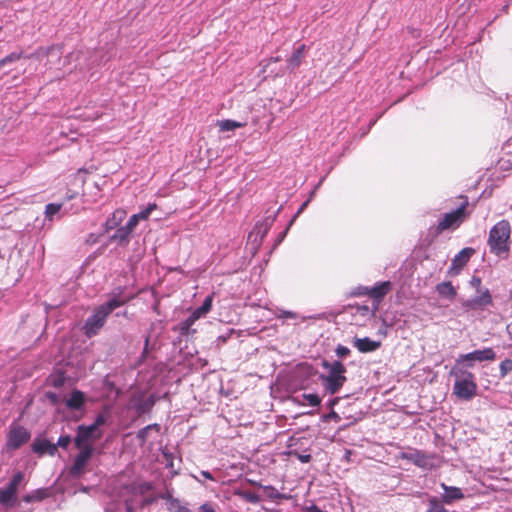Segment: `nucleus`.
I'll return each instance as SVG.
<instances>
[{
    "mask_svg": "<svg viewBox=\"0 0 512 512\" xmlns=\"http://www.w3.org/2000/svg\"><path fill=\"white\" fill-rule=\"evenodd\" d=\"M132 299L131 296L124 295V289L118 287L111 293V298L105 303L98 306L93 314L86 320L84 325L87 337L95 336L104 326L106 318L116 309Z\"/></svg>",
    "mask_w": 512,
    "mask_h": 512,
    "instance_id": "nucleus-1",
    "label": "nucleus"
},
{
    "mask_svg": "<svg viewBox=\"0 0 512 512\" xmlns=\"http://www.w3.org/2000/svg\"><path fill=\"white\" fill-rule=\"evenodd\" d=\"M460 203L453 211L443 214L440 221L434 227V236L442 234L445 231L457 230L470 216L468 211L469 201L467 196H459Z\"/></svg>",
    "mask_w": 512,
    "mask_h": 512,
    "instance_id": "nucleus-2",
    "label": "nucleus"
},
{
    "mask_svg": "<svg viewBox=\"0 0 512 512\" xmlns=\"http://www.w3.org/2000/svg\"><path fill=\"white\" fill-rule=\"evenodd\" d=\"M450 374L456 378L453 386V394L457 398L470 401L477 395L478 385L472 372L455 366L452 368Z\"/></svg>",
    "mask_w": 512,
    "mask_h": 512,
    "instance_id": "nucleus-3",
    "label": "nucleus"
},
{
    "mask_svg": "<svg viewBox=\"0 0 512 512\" xmlns=\"http://www.w3.org/2000/svg\"><path fill=\"white\" fill-rule=\"evenodd\" d=\"M511 226L509 221L501 220L497 222L489 232L488 245L491 253L501 256L508 254L510 250Z\"/></svg>",
    "mask_w": 512,
    "mask_h": 512,
    "instance_id": "nucleus-4",
    "label": "nucleus"
},
{
    "mask_svg": "<svg viewBox=\"0 0 512 512\" xmlns=\"http://www.w3.org/2000/svg\"><path fill=\"white\" fill-rule=\"evenodd\" d=\"M31 438V433L24 426L11 425L7 435L6 446L8 450L19 449Z\"/></svg>",
    "mask_w": 512,
    "mask_h": 512,
    "instance_id": "nucleus-5",
    "label": "nucleus"
},
{
    "mask_svg": "<svg viewBox=\"0 0 512 512\" xmlns=\"http://www.w3.org/2000/svg\"><path fill=\"white\" fill-rule=\"evenodd\" d=\"M102 437L100 431L95 430V426L80 425L77 428V434L74 439L77 448L93 447L90 441H96Z\"/></svg>",
    "mask_w": 512,
    "mask_h": 512,
    "instance_id": "nucleus-6",
    "label": "nucleus"
},
{
    "mask_svg": "<svg viewBox=\"0 0 512 512\" xmlns=\"http://www.w3.org/2000/svg\"><path fill=\"white\" fill-rule=\"evenodd\" d=\"M492 304V296L489 290L486 288L480 293V295L463 301L461 305L466 311H478L484 310L486 307L491 306Z\"/></svg>",
    "mask_w": 512,
    "mask_h": 512,
    "instance_id": "nucleus-7",
    "label": "nucleus"
},
{
    "mask_svg": "<svg viewBox=\"0 0 512 512\" xmlns=\"http://www.w3.org/2000/svg\"><path fill=\"white\" fill-rule=\"evenodd\" d=\"M78 449L80 452L76 455L74 462L69 470L70 474L74 477H78L84 472V468L93 454V447Z\"/></svg>",
    "mask_w": 512,
    "mask_h": 512,
    "instance_id": "nucleus-8",
    "label": "nucleus"
},
{
    "mask_svg": "<svg viewBox=\"0 0 512 512\" xmlns=\"http://www.w3.org/2000/svg\"><path fill=\"white\" fill-rule=\"evenodd\" d=\"M496 358V353L492 348H484L482 350H475L473 352L460 355V357L457 359V365H459L460 362L463 361H493Z\"/></svg>",
    "mask_w": 512,
    "mask_h": 512,
    "instance_id": "nucleus-9",
    "label": "nucleus"
},
{
    "mask_svg": "<svg viewBox=\"0 0 512 512\" xmlns=\"http://www.w3.org/2000/svg\"><path fill=\"white\" fill-rule=\"evenodd\" d=\"M320 379L324 389L330 394L337 393L347 380L345 375L334 374L321 375Z\"/></svg>",
    "mask_w": 512,
    "mask_h": 512,
    "instance_id": "nucleus-10",
    "label": "nucleus"
},
{
    "mask_svg": "<svg viewBox=\"0 0 512 512\" xmlns=\"http://www.w3.org/2000/svg\"><path fill=\"white\" fill-rule=\"evenodd\" d=\"M392 284L390 281L378 283L373 288H364L363 294L368 295L373 300L380 302L391 290Z\"/></svg>",
    "mask_w": 512,
    "mask_h": 512,
    "instance_id": "nucleus-11",
    "label": "nucleus"
},
{
    "mask_svg": "<svg viewBox=\"0 0 512 512\" xmlns=\"http://www.w3.org/2000/svg\"><path fill=\"white\" fill-rule=\"evenodd\" d=\"M32 450L39 455L48 454L54 456L57 452V445L46 439H35L32 443Z\"/></svg>",
    "mask_w": 512,
    "mask_h": 512,
    "instance_id": "nucleus-12",
    "label": "nucleus"
},
{
    "mask_svg": "<svg viewBox=\"0 0 512 512\" xmlns=\"http://www.w3.org/2000/svg\"><path fill=\"white\" fill-rule=\"evenodd\" d=\"M354 347L361 353H369L376 351L381 347L380 341L371 340L369 337L354 338Z\"/></svg>",
    "mask_w": 512,
    "mask_h": 512,
    "instance_id": "nucleus-13",
    "label": "nucleus"
},
{
    "mask_svg": "<svg viewBox=\"0 0 512 512\" xmlns=\"http://www.w3.org/2000/svg\"><path fill=\"white\" fill-rule=\"evenodd\" d=\"M52 56L57 60H61L62 47L59 45H50L48 47H39L28 58H42Z\"/></svg>",
    "mask_w": 512,
    "mask_h": 512,
    "instance_id": "nucleus-14",
    "label": "nucleus"
},
{
    "mask_svg": "<svg viewBox=\"0 0 512 512\" xmlns=\"http://www.w3.org/2000/svg\"><path fill=\"white\" fill-rule=\"evenodd\" d=\"M305 51H306V45L305 44H301L292 53V55L288 58V60H287V68L290 71H294L297 68H299V66L301 65V63L303 62V60L305 58Z\"/></svg>",
    "mask_w": 512,
    "mask_h": 512,
    "instance_id": "nucleus-15",
    "label": "nucleus"
},
{
    "mask_svg": "<svg viewBox=\"0 0 512 512\" xmlns=\"http://www.w3.org/2000/svg\"><path fill=\"white\" fill-rule=\"evenodd\" d=\"M474 253V250L472 248H464L462 249L452 260L451 269L453 270H460L462 269L467 262L469 261L470 257Z\"/></svg>",
    "mask_w": 512,
    "mask_h": 512,
    "instance_id": "nucleus-16",
    "label": "nucleus"
},
{
    "mask_svg": "<svg viewBox=\"0 0 512 512\" xmlns=\"http://www.w3.org/2000/svg\"><path fill=\"white\" fill-rule=\"evenodd\" d=\"M441 488L445 491V494L443 495V502L446 504H450L454 500L464 498L462 490L458 487L448 486L445 483H442Z\"/></svg>",
    "mask_w": 512,
    "mask_h": 512,
    "instance_id": "nucleus-17",
    "label": "nucleus"
},
{
    "mask_svg": "<svg viewBox=\"0 0 512 512\" xmlns=\"http://www.w3.org/2000/svg\"><path fill=\"white\" fill-rule=\"evenodd\" d=\"M17 500V492L6 486L4 488H0V504L6 508H11L15 505Z\"/></svg>",
    "mask_w": 512,
    "mask_h": 512,
    "instance_id": "nucleus-18",
    "label": "nucleus"
},
{
    "mask_svg": "<svg viewBox=\"0 0 512 512\" xmlns=\"http://www.w3.org/2000/svg\"><path fill=\"white\" fill-rule=\"evenodd\" d=\"M126 215L127 213L124 209H116L104 224L105 232L116 228L125 219Z\"/></svg>",
    "mask_w": 512,
    "mask_h": 512,
    "instance_id": "nucleus-19",
    "label": "nucleus"
},
{
    "mask_svg": "<svg viewBox=\"0 0 512 512\" xmlns=\"http://www.w3.org/2000/svg\"><path fill=\"white\" fill-rule=\"evenodd\" d=\"M85 403V395L80 390L72 391L70 397L66 400V406L72 410H79Z\"/></svg>",
    "mask_w": 512,
    "mask_h": 512,
    "instance_id": "nucleus-20",
    "label": "nucleus"
},
{
    "mask_svg": "<svg viewBox=\"0 0 512 512\" xmlns=\"http://www.w3.org/2000/svg\"><path fill=\"white\" fill-rule=\"evenodd\" d=\"M435 289L439 296L449 300H454L457 295V291L450 281L437 284Z\"/></svg>",
    "mask_w": 512,
    "mask_h": 512,
    "instance_id": "nucleus-21",
    "label": "nucleus"
},
{
    "mask_svg": "<svg viewBox=\"0 0 512 512\" xmlns=\"http://www.w3.org/2000/svg\"><path fill=\"white\" fill-rule=\"evenodd\" d=\"M322 367L328 369L329 374L344 375L346 372V367L340 361H333L330 363L325 360L322 362Z\"/></svg>",
    "mask_w": 512,
    "mask_h": 512,
    "instance_id": "nucleus-22",
    "label": "nucleus"
},
{
    "mask_svg": "<svg viewBox=\"0 0 512 512\" xmlns=\"http://www.w3.org/2000/svg\"><path fill=\"white\" fill-rule=\"evenodd\" d=\"M212 301H213V296L212 295L207 296L205 298V300L203 301L202 305L193 311L198 316L199 319L211 310Z\"/></svg>",
    "mask_w": 512,
    "mask_h": 512,
    "instance_id": "nucleus-23",
    "label": "nucleus"
},
{
    "mask_svg": "<svg viewBox=\"0 0 512 512\" xmlns=\"http://www.w3.org/2000/svg\"><path fill=\"white\" fill-rule=\"evenodd\" d=\"M244 125L245 124H243V123H240V122H237L234 120H229V119L221 120L218 122L219 129L222 132L232 131V130H235L236 128L243 127Z\"/></svg>",
    "mask_w": 512,
    "mask_h": 512,
    "instance_id": "nucleus-24",
    "label": "nucleus"
},
{
    "mask_svg": "<svg viewBox=\"0 0 512 512\" xmlns=\"http://www.w3.org/2000/svg\"><path fill=\"white\" fill-rule=\"evenodd\" d=\"M131 233L125 229L124 226L119 227L116 232L111 236V239L119 243H127Z\"/></svg>",
    "mask_w": 512,
    "mask_h": 512,
    "instance_id": "nucleus-25",
    "label": "nucleus"
},
{
    "mask_svg": "<svg viewBox=\"0 0 512 512\" xmlns=\"http://www.w3.org/2000/svg\"><path fill=\"white\" fill-rule=\"evenodd\" d=\"M47 496V493L44 489H38L32 494H27L23 496V501L26 503H31L34 501H41Z\"/></svg>",
    "mask_w": 512,
    "mask_h": 512,
    "instance_id": "nucleus-26",
    "label": "nucleus"
},
{
    "mask_svg": "<svg viewBox=\"0 0 512 512\" xmlns=\"http://www.w3.org/2000/svg\"><path fill=\"white\" fill-rule=\"evenodd\" d=\"M23 57H24L23 51L12 52V53L8 54L7 56H5L4 58L0 59V67H3L6 64L15 62Z\"/></svg>",
    "mask_w": 512,
    "mask_h": 512,
    "instance_id": "nucleus-27",
    "label": "nucleus"
},
{
    "mask_svg": "<svg viewBox=\"0 0 512 512\" xmlns=\"http://www.w3.org/2000/svg\"><path fill=\"white\" fill-rule=\"evenodd\" d=\"M62 208V204L60 203H49L45 207V215L46 218L52 219V217L57 214Z\"/></svg>",
    "mask_w": 512,
    "mask_h": 512,
    "instance_id": "nucleus-28",
    "label": "nucleus"
},
{
    "mask_svg": "<svg viewBox=\"0 0 512 512\" xmlns=\"http://www.w3.org/2000/svg\"><path fill=\"white\" fill-rule=\"evenodd\" d=\"M24 479V474L23 472L21 471H17L13 477L11 478L10 482L8 483L7 486H9L10 488H12L13 490H15L16 492H18V487L20 485V483L23 481Z\"/></svg>",
    "mask_w": 512,
    "mask_h": 512,
    "instance_id": "nucleus-29",
    "label": "nucleus"
},
{
    "mask_svg": "<svg viewBox=\"0 0 512 512\" xmlns=\"http://www.w3.org/2000/svg\"><path fill=\"white\" fill-rule=\"evenodd\" d=\"M157 209L156 203H149L148 206L140 213L135 214L139 220H147L150 214Z\"/></svg>",
    "mask_w": 512,
    "mask_h": 512,
    "instance_id": "nucleus-30",
    "label": "nucleus"
},
{
    "mask_svg": "<svg viewBox=\"0 0 512 512\" xmlns=\"http://www.w3.org/2000/svg\"><path fill=\"white\" fill-rule=\"evenodd\" d=\"M170 512H192L188 507L181 505L178 500H173L169 505Z\"/></svg>",
    "mask_w": 512,
    "mask_h": 512,
    "instance_id": "nucleus-31",
    "label": "nucleus"
},
{
    "mask_svg": "<svg viewBox=\"0 0 512 512\" xmlns=\"http://www.w3.org/2000/svg\"><path fill=\"white\" fill-rule=\"evenodd\" d=\"M267 497L271 499H282L284 496L280 494L273 486H262Z\"/></svg>",
    "mask_w": 512,
    "mask_h": 512,
    "instance_id": "nucleus-32",
    "label": "nucleus"
},
{
    "mask_svg": "<svg viewBox=\"0 0 512 512\" xmlns=\"http://www.w3.org/2000/svg\"><path fill=\"white\" fill-rule=\"evenodd\" d=\"M500 375L505 377L509 372L512 371V359H505L500 363Z\"/></svg>",
    "mask_w": 512,
    "mask_h": 512,
    "instance_id": "nucleus-33",
    "label": "nucleus"
},
{
    "mask_svg": "<svg viewBox=\"0 0 512 512\" xmlns=\"http://www.w3.org/2000/svg\"><path fill=\"white\" fill-rule=\"evenodd\" d=\"M177 330L182 336H188L190 334L195 333V329H192L191 326L187 325L185 321H182L179 325Z\"/></svg>",
    "mask_w": 512,
    "mask_h": 512,
    "instance_id": "nucleus-34",
    "label": "nucleus"
},
{
    "mask_svg": "<svg viewBox=\"0 0 512 512\" xmlns=\"http://www.w3.org/2000/svg\"><path fill=\"white\" fill-rule=\"evenodd\" d=\"M302 397L308 402L311 406H318L321 403V399L317 394H303Z\"/></svg>",
    "mask_w": 512,
    "mask_h": 512,
    "instance_id": "nucleus-35",
    "label": "nucleus"
},
{
    "mask_svg": "<svg viewBox=\"0 0 512 512\" xmlns=\"http://www.w3.org/2000/svg\"><path fill=\"white\" fill-rule=\"evenodd\" d=\"M242 497L249 503L257 504L260 502V497L254 492H244Z\"/></svg>",
    "mask_w": 512,
    "mask_h": 512,
    "instance_id": "nucleus-36",
    "label": "nucleus"
},
{
    "mask_svg": "<svg viewBox=\"0 0 512 512\" xmlns=\"http://www.w3.org/2000/svg\"><path fill=\"white\" fill-rule=\"evenodd\" d=\"M139 221L140 220L137 218L136 215H132L124 227L126 230L132 233L134 229L137 227Z\"/></svg>",
    "mask_w": 512,
    "mask_h": 512,
    "instance_id": "nucleus-37",
    "label": "nucleus"
},
{
    "mask_svg": "<svg viewBox=\"0 0 512 512\" xmlns=\"http://www.w3.org/2000/svg\"><path fill=\"white\" fill-rule=\"evenodd\" d=\"M70 443H71V437L69 435H65V436L59 437V439L55 445H57V447L59 446L63 449H66Z\"/></svg>",
    "mask_w": 512,
    "mask_h": 512,
    "instance_id": "nucleus-38",
    "label": "nucleus"
},
{
    "mask_svg": "<svg viewBox=\"0 0 512 512\" xmlns=\"http://www.w3.org/2000/svg\"><path fill=\"white\" fill-rule=\"evenodd\" d=\"M335 352L336 355L340 358H344L350 354L349 348L343 345H338Z\"/></svg>",
    "mask_w": 512,
    "mask_h": 512,
    "instance_id": "nucleus-39",
    "label": "nucleus"
},
{
    "mask_svg": "<svg viewBox=\"0 0 512 512\" xmlns=\"http://www.w3.org/2000/svg\"><path fill=\"white\" fill-rule=\"evenodd\" d=\"M153 489V485L150 483V482H143V483H140L137 487V490L141 493V494H145L149 491H151Z\"/></svg>",
    "mask_w": 512,
    "mask_h": 512,
    "instance_id": "nucleus-40",
    "label": "nucleus"
},
{
    "mask_svg": "<svg viewBox=\"0 0 512 512\" xmlns=\"http://www.w3.org/2000/svg\"><path fill=\"white\" fill-rule=\"evenodd\" d=\"M105 422H106L105 415L104 414H99L96 417L94 423L91 424V426H95V430L98 431L99 426L105 424Z\"/></svg>",
    "mask_w": 512,
    "mask_h": 512,
    "instance_id": "nucleus-41",
    "label": "nucleus"
},
{
    "mask_svg": "<svg viewBox=\"0 0 512 512\" xmlns=\"http://www.w3.org/2000/svg\"><path fill=\"white\" fill-rule=\"evenodd\" d=\"M200 512H216L214 506L210 503H204L199 507Z\"/></svg>",
    "mask_w": 512,
    "mask_h": 512,
    "instance_id": "nucleus-42",
    "label": "nucleus"
},
{
    "mask_svg": "<svg viewBox=\"0 0 512 512\" xmlns=\"http://www.w3.org/2000/svg\"><path fill=\"white\" fill-rule=\"evenodd\" d=\"M152 429V426H146L138 432V438L145 441L147 438L148 431Z\"/></svg>",
    "mask_w": 512,
    "mask_h": 512,
    "instance_id": "nucleus-43",
    "label": "nucleus"
},
{
    "mask_svg": "<svg viewBox=\"0 0 512 512\" xmlns=\"http://www.w3.org/2000/svg\"><path fill=\"white\" fill-rule=\"evenodd\" d=\"M198 319H199V318H198V316H197L194 312H192V313L190 314V316H189L187 319H185L184 321L187 323V325H189V326H191V327H192V326H193V324H194Z\"/></svg>",
    "mask_w": 512,
    "mask_h": 512,
    "instance_id": "nucleus-44",
    "label": "nucleus"
},
{
    "mask_svg": "<svg viewBox=\"0 0 512 512\" xmlns=\"http://www.w3.org/2000/svg\"><path fill=\"white\" fill-rule=\"evenodd\" d=\"M198 319H199V318H198V316H197L194 312H192V313L190 314V316H189L187 319H185L184 321L187 323V325H189V326H191V327H192V326H193V324H194Z\"/></svg>",
    "mask_w": 512,
    "mask_h": 512,
    "instance_id": "nucleus-45",
    "label": "nucleus"
},
{
    "mask_svg": "<svg viewBox=\"0 0 512 512\" xmlns=\"http://www.w3.org/2000/svg\"><path fill=\"white\" fill-rule=\"evenodd\" d=\"M298 459L302 463H308L311 460V455L310 454H305V455L298 454Z\"/></svg>",
    "mask_w": 512,
    "mask_h": 512,
    "instance_id": "nucleus-46",
    "label": "nucleus"
},
{
    "mask_svg": "<svg viewBox=\"0 0 512 512\" xmlns=\"http://www.w3.org/2000/svg\"><path fill=\"white\" fill-rule=\"evenodd\" d=\"M62 384H63V378L62 377H57L56 379L53 380V386L54 387H60Z\"/></svg>",
    "mask_w": 512,
    "mask_h": 512,
    "instance_id": "nucleus-47",
    "label": "nucleus"
},
{
    "mask_svg": "<svg viewBox=\"0 0 512 512\" xmlns=\"http://www.w3.org/2000/svg\"><path fill=\"white\" fill-rule=\"evenodd\" d=\"M471 284L475 287H479L481 285V279L478 277H473L471 280Z\"/></svg>",
    "mask_w": 512,
    "mask_h": 512,
    "instance_id": "nucleus-48",
    "label": "nucleus"
},
{
    "mask_svg": "<svg viewBox=\"0 0 512 512\" xmlns=\"http://www.w3.org/2000/svg\"><path fill=\"white\" fill-rule=\"evenodd\" d=\"M100 117H101V114L96 112L93 116L85 117V119L94 121V120L99 119Z\"/></svg>",
    "mask_w": 512,
    "mask_h": 512,
    "instance_id": "nucleus-49",
    "label": "nucleus"
},
{
    "mask_svg": "<svg viewBox=\"0 0 512 512\" xmlns=\"http://www.w3.org/2000/svg\"><path fill=\"white\" fill-rule=\"evenodd\" d=\"M202 475H203L205 478H207V479L213 480V477H212L211 473H210V472H208V471H203V472H202Z\"/></svg>",
    "mask_w": 512,
    "mask_h": 512,
    "instance_id": "nucleus-50",
    "label": "nucleus"
},
{
    "mask_svg": "<svg viewBox=\"0 0 512 512\" xmlns=\"http://www.w3.org/2000/svg\"><path fill=\"white\" fill-rule=\"evenodd\" d=\"M280 60H281L280 57H271L268 61H269V63H271V62H279Z\"/></svg>",
    "mask_w": 512,
    "mask_h": 512,
    "instance_id": "nucleus-51",
    "label": "nucleus"
},
{
    "mask_svg": "<svg viewBox=\"0 0 512 512\" xmlns=\"http://www.w3.org/2000/svg\"><path fill=\"white\" fill-rule=\"evenodd\" d=\"M338 401H339V398H334L333 400H331L330 406L336 405L338 403Z\"/></svg>",
    "mask_w": 512,
    "mask_h": 512,
    "instance_id": "nucleus-52",
    "label": "nucleus"
},
{
    "mask_svg": "<svg viewBox=\"0 0 512 512\" xmlns=\"http://www.w3.org/2000/svg\"><path fill=\"white\" fill-rule=\"evenodd\" d=\"M310 509L312 512H321L317 506H312Z\"/></svg>",
    "mask_w": 512,
    "mask_h": 512,
    "instance_id": "nucleus-53",
    "label": "nucleus"
},
{
    "mask_svg": "<svg viewBox=\"0 0 512 512\" xmlns=\"http://www.w3.org/2000/svg\"><path fill=\"white\" fill-rule=\"evenodd\" d=\"M47 396L51 400H54L56 398V395L55 394H51V393H48Z\"/></svg>",
    "mask_w": 512,
    "mask_h": 512,
    "instance_id": "nucleus-54",
    "label": "nucleus"
},
{
    "mask_svg": "<svg viewBox=\"0 0 512 512\" xmlns=\"http://www.w3.org/2000/svg\"><path fill=\"white\" fill-rule=\"evenodd\" d=\"M95 241H96V240H95V239H93V234H91V235L89 236L88 242H95Z\"/></svg>",
    "mask_w": 512,
    "mask_h": 512,
    "instance_id": "nucleus-55",
    "label": "nucleus"
},
{
    "mask_svg": "<svg viewBox=\"0 0 512 512\" xmlns=\"http://www.w3.org/2000/svg\"><path fill=\"white\" fill-rule=\"evenodd\" d=\"M148 343H149V338L147 337L145 340V350L147 349Z\"/></svg>",
    "mask_w": 512,
    "mask_h": 512,
    "instance_id": "nucleus-56",
    "label": "nucleus"
},
{
    "mask_svg": "<svg viewBox=\"0 0 512 512\" xmlns=\"http://www.w3.org/2000/svg\"><path fill=\"white\" fill-rule=\"evenodd\" d=\"M331 417H332V418H339V417H338V415H337L335 412H332V413H331Z\"/></svg>",
    "mask_w": 512,
    "mask_h": 512,
    "instance_id": "nucleus-57",
    "label": "nucleus"
},
{
    "mask_svg": "<svg viewBox=\"0 0 512 512\" xmlns=\"http://www.w3.org/2000/svg\"><path fill=\"white\" fill-rule=\"evenodd\" d=\"M151 426H152V429H157V430L159 429V425L158 424H153Z\"/></svg>",
    "mask_w": 512,
    "mask_h": 512,
    "instance_id": "nucleus-58",
    "label": "nucleus"
},
{
    "mask_svg": "<svg viewBox=\"0 0 512 512\" xmlns=\"http://www.w3.org/2000/svg\"><path fill=\"white\" fill-rule=\"evenodd\" d=\"M286 315H287L288 317H292V315H293V314H292L291 312H288V313H286Z\"/></svg>",
    "mask_w": 512,
    "mask_h": 512,
    "instance_id": "nucleus-59",
    "label": "nucleus"
},
{
    "mask_svg": "<svg viewBox=\"0 0 512 512\" xmlns=\"http://www.w3.org/2000/svg\"><path fill=\"white\" fill-rule=\"evenodd\" d=\"M138 411H139V412H143V409H142V407H141V406H139V407H138Z\"/></svg>",
    "mask_w": 512,
    "mask_h": 512,
    "instance_id": "nucleus-60",
    "label": "nucleus"
},
{
    "mask_svg": "<svg viewBox=\"0 0 512 512\" xmlns=\"http://www.w3.org/2000/svg\"><path fill=\"white\" fill-rule=\"evenodd\" d=\"M307 205V203H303L301 210Z\"/></svg>",
    "mask_w": 512,
    "mask_h": 512,
    "instance_id": "nucleus-61",
    "label": "nucleus"
},
{
    "mask_svg": "<svg viewBox=\"0 0 512 512\" xmlns=\"http://www.w3.org/2000/svg\"><path fill=\"white\" fill-rule=\"evenodd\" d=\"M362 310H368V307L367 306L362 307Z\"/></svg>",
    "mask_w": 512,
    "mask_h": 512,
    "instance_id": "nucleus-62",
    "label": "nucleus"
},
{
    "mask_svg": "<svg viewBox=\"0 0 512 512\" xmlns=\"http://www.w3.org/2000/svg\"><path fill=\"white\" fill-rule=\"evenodd\" d=\"M362 310H368V307L367 306L362 307Z\"/></svg>",
    "mask_w": 512,
    "mask_h": 512,
    "instance_id": "nucleus-63",
    "label": "nucleus"
}]
</instances>
